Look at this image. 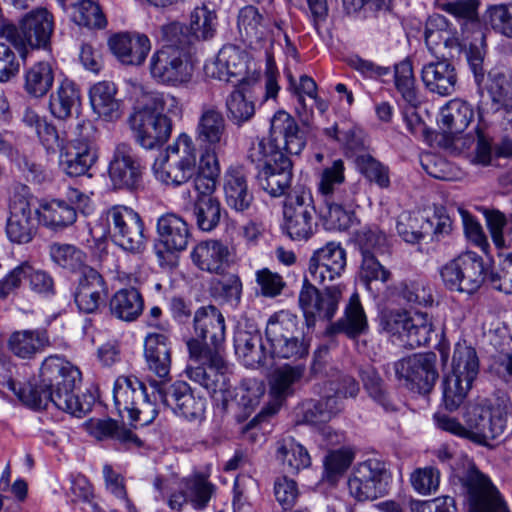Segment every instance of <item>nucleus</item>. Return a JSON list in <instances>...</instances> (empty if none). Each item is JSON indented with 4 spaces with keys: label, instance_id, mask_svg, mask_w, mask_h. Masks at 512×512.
<instances>
[{
    "label": "nucleus",
    "instance_id": "obj_1",
    "mask_svg": "<svg viewBox=\"0 0 512 512\" xmlns=\"http://www.w3.org/2000/svg\"><path fill=\"white\" fill-rule=\"evenodd\" d=\"M80 382L81 372L76 366L59 356H49L42 363L39 384L22 387L9 379L6 386L29 407L46 408L52 403L59 410L82 417L91 410V403L76 394Z\"/></svg>",
    "mask_w": 512,
    "mask_h": 512
},
{
    "label": "nucleus",
    "instance_id": "obj_2",
    "mask_svg": "<svg viewBox=\"0 0 512 512\" xmlns=\"http://www.w3.org/2000/svg\"><path fill=\"white\" fill-rule=\"evenodd\" d=\"M511 403L504 391H495L488 396L477 397L463 415L467 426L456 418L436 413L433 417L437 428L452 435L470 440L473 444L493 448V443L503 435Z\"/></svg>",
    "mask_w": 512,
    "mask_h": 512
},
{
    "label": "nucleus",
    "instance_id": "obj_3",
    "mask_svg": "<svg viewBox=\"0 0 512 512\" xmlns=\"http://www.w3.org/2000/svg\"><path fill=\"white\" fill-rule=\"evenodd\" d=\"M182 106L169 93L142 92L135 100L127 123L142 148L152 150L168 141L173 130L172 118H180Z\"/></svg>",
    "mask_w": 512,
    "mask_h": 512
},
{
    "label": "nucleus",
    "instance_id": "obj_4",
    "mask_svg": "<svg viewBox=\"0 0 512 512\" xmlns=\"http://www.w3.org/2000/svg\"><path fill=\"white\" fill-rule=\"evenodd\" d=\"M306 146V138L296 120L286 111H277L270 122L269 140L253 142L248 159L260 170L278 161V156L299 155Z\"/></svg>",
    "mask_w": 512,
    "mask_h": 512
},
{
    "label": "nucleus",
    "instance_id": "obj_5",
    "mask_svg": "<svg viewBox=\"0 0 512 512\" xmlns=\"http://www.w3.org/2000/svg\"><path fill=\"white\" fill-rule=\"evenodd\" d=\"M191 358L199 363L198 366L188 367L186 372L190 380L199 383L210 394L214 401L224 405L232 397L229 390L227 371L221 347H212L210 342L201 343L198 339L187 342Z\"/></svg>",
    "mask_w": 512,
    "mask_h": 512
},
{
    "label": "nucleus",
    "instance_id": "obj_6",
    "mask_svg": "<svg viewBox=\"0 0 512 512\" xmlns=\"http://www.w3.org/2000/svg\"><path fill=\"white\" fill-rule=\"evenodd\" d=\"M480 372V362L474 347L466 341L454 346L451 373L443 381V402L449 411L457 410L466 399Z\"/></svg>",
    "mask_w": 512,
    "mask_h": 512
},
{
    "label": "nucleus",
    "instance_id": "obj_7",
    "mask_svg": "<svg viewBox=\"0 0 512 512\" xmlns=\"http://www.w3.org/2000/svg\"><path fill=\"white\" fill-rule=\"evenodd\" d=\"M194 132L201 156L207 157L213 171H217V158L225 153L229 144L228 125L218 105H201Z\"/></svg>",
    "mask_w": 512,
    "mask_h": 512
},
{
    "label": "nucleus",
    "instance_id": "obj_8",
    "mask_svg": "<svg viewBox=\"0 0 512 512\" xmlns=\"http://www.w3.org/2000/svg\"><path fill=\"white\" fill-rule=\"evenodd\" d=\"M54 29L52 14L45 8L27 13L19 29L6 21L0 26V37L5 38L19 51L31 48H46Z\"/></svg>",
    "mask_w": 512,
    "mask_h": 512
},
{
    "label": "nucleus",
    "instance_id": "obj_9",
    "mask_svg": "<svg viewBox=\"0 0 512 512\" xmlns=\"http://www.w3.org/2000/svg\"><path fill=\"white\" fill-rule=\"evenodd\" d=\"M154 500L164 502L174 511H180L189 501L196 510L205 509L213 495L216 487L205 478L196 476L187 485L188 495L183 491L181 484L175 479H162L157 477L153 483Z\"/></svg>",
    "mask_w": 512,
    "mask_h": 512
},
{
    "label": "nucleus",
    "instance_id": "obj_10",
    "mask_svg": "<svg viewBox=\"0 0 512 512\" xmlns=\"http://www.w3.org/2000/svg\"><path fill=\"white\" fill-rule=\"evenodd\" d=\"M113 399L119 414L127 412L129 420L140 426L152 423L158 415L144 384L135 377L119 376L114 384Z\"/></svg>",
    "mask_w": 512,
    "mask_h": 512
},
{
    "label": "nucleus",
    "instance_id": "obj_11",
    "mask_svg": "<svg viewBox=\"0 0 512 512\" xmlns=\"http://www.w3.org/2000/svg\"><path fill=\"white\" fill-rule=\"evenodd\" d=\"M440 276L450 290L472 294L485 282L487 267L480 255L466 251L443 265Z\"/></svg>",
    "mask_w": 512,
    "mask_h": 512
},
{
    "label": "nucleus",
    "instance_id": "obj_12",
    "mask_svg": "<svg viewBox=\"0 0 512 512\" xmlns=\"http://www.w3.org/2000/svg\"><path fill=\"white\" fill-rule=\"evenodd\" d=\"M342 286H327L322 291L304 277L299 291L298 303L308 327L314 326L317 320L330 321L338 310L342 298Z\"/></svg>",
    "mask_w": 512,
    "mask_h": 512
},
{
    "label": "nucleus",
    "instance_id": "obj_13",
    "mask_svg": "<svg viewBox=\"0 0 512 512\" xmlns=\"http://www.w3.org/2000/svg\"><path fill=\"white\" fill-rule=\"evenodd\" d=\"M194 66L183 46L164 45L150 60V73L157 81L177 86L190 81Z\"/></svg>",
    "mask_w": 512,
    "mask_h": 512
},
{
    "label": "nucleus",
    "instance_id": "obj_14",
    "mask_svg": "<svg viewBox=\"0 0 512 512\" xmlns=\"http://www.w3.org/2000/svg\"><path fill=\"white\" fill-rule=\"evenodd\" d=\"M33 197L26 185L14 188L10 198V215L6 224V234L12 243L27 244L37 233V213L32 209Z\"/></svg>",
    "mask_w": 512,
    "mask_h": 512
},
{
    "label": "nucleus",
    "instance_id": "obj_15",
    "mask_svg": "<svg viewBox=\"0 0 512 512\" xmlns=\"http://www.w3.org/2000/svg\"><path fill=\"white\" fill-rule=\"evenodd\" d=\"M391 473L387 464L378 459L358 463L348 479V489L358 501L373 500L387 492Z\"/></svg>",
    "mask_w": 512,
    "mask_h": 512
},
{
    "label": "nucleus",
    "instance_id": "obj_16",
    "mask_svg": "<svg viewBox=\"0 0 512 512\" xmlns=\"http://www.w3.org/2000/svg\"><path fill=\"white\" fill-rule=\"evenodd\" d=\"M106 220L114 242L123 250L140 254L146 247L143 222L138 213L126 206H113Z\"/></svg>",
    "mask_w": 512,
    "mask_h": 512
},
{
    "label": "nucleus",
    "instance_id": "obj_17",
    "mask_svg": "<svg viewBox=\"0 0 512 512\" xmlns=\"http://www.w3.org/2000/svg\"><path fill=\"white\" fill-rule=\"evenodd\" d=\"M315 207L309 190L301 188L287 197L284 204V227L294 240H307L314 233Z\"/></svg>",
    "mask_w": 512,
    "mask_h": 512
},
{
    "label": "nucleus",
    "instance_id": "obj_18",
    "mask_svg": "<svg viewBox=\"0 0 512 512\" xmlns=\"http://www.w3.org/2000/svg\"><path fill=\"white\" fill-rule=\"evenodd\" d=\"M436 364L435 353H418L397 361L394 370L409 389L425 394L431 391L438 379Z\"/></svg>",
    "mask_w": 512,
    "mask_h": 512
},
{
    "label": "nucleus",
    "instance_id": "obj_19",
    "mask_svg": "<svg viewBox=\"0 0 512 512\" xmlns=\"http://www.w3.org/2000/svg\"><path fill=\"white\" fill-rule=\"evenodd\" d=\"M386 329L398 334L401 341L410 348H416L429 343L433 325L426 313L394 311L387 317Z\"/></svg>",
    "mask_w": 512,
    "mask_h": 512
},
{
    "label": "nucleus",
    "instance_id": "obj_20",
    "mask_svg": "<svg viewBox=\"0 0 512 512\" xmlns=\"http://www.w3.org/2000/svg\"><path fill=\"white\" fill-rule=\"evenodd\" d=\"M346 268V251L337 242H328L314 251L305 276L315 284L324 285L341 277Z\"/></svg>",
    "mask_w": 512,
    "mask_h": 512
},
{
    "label": "nucleus",
    "instance_id": "obj_21",
    "mask_svg": "<svg viewBox=\"0 0 512 512\" xmlns=\"http://www.w3.org/2000/svg\"><path fill=\"white\" fill-rule=\"evenodd\" d=\"M466 483L471 512H510L497 487L475 466L468 470Z\"/></svg>",
    "mask_w": 512,
    "mask_h": 512
},
{
    "label": "nucleus",
    "instance_id": "obj_22",
    "mask_svg": "<svg viewBox=\"0 0 512 512\" xmlns=\"http://www.w3.org/2000/svg\"><path fill=\"white\" fill-rule=\"evenodd\" d=\"M424 37L428 49L436 58H453L461 52L455 23L440 14L428 18Z\"/></svg>",
    "mask_w": 512,
    "mask_h": 512
},
{
    "label": "nucleus",
    "instance_id": "obj_23",
    "mask_svg": "<svg viewBox=\"0 0 512 512\" xmlns=\"http://www.w3.org/2000/svg\"><path fill=\"white\" fill-rule=\"evenodd\" d=\"M143 166L133 149L124 143L118 144L109 164V177L116 188H136L142 179Z\"/></svg>",
    "mask_w": 512,
    "mask_h": 512
},
{
    "label": "nucleus",
    "instance_id": "obj_24",
    "mask_svg": "<svg viewBox=\"0 0 512 512\" xmlns=\"http://www.w3.org/2000/svg\"><path fill=\"white\" fill-rule=\"evenodd\" d=\"M248 55L235 45H226L220 49L214 60L206 62L205 74L208 77L229 82L232 78L245 76Z\"/></svg>",
    "mask_w": 512,
    "mask_h": 512
},
{
    "label": "nucleus",
    "instance_id": "obj_25",
    "mask_svg": "<svg viewBox=\"0 0 512 512\" xmlns=\"http://www.w3.org/2000/svg\"><path fill=\"white\" fill-rule=\"evenodd\" d=\"M164 402L173 409L174 413L189 421H199L204 418L206 399L196 396L186 382H174L166 392Z\"/></svg>",
    "mask_w": 512,
    "mask_h": 512
},
{
    "label": "nucleus",
    "instance_id": "obj_26",
    "mask_svg": "<svg viewBox=\"0 0 512 512\" xmlns=\"http://www.w3.org/2000/svg\"><path fill=\"white\" fill-rule=\"evenodd\" d=\"M450 58H436L423 65L421 80L425 88L440 96H449L456 91L457 72Z\"/></svg>",
    "mask_w": 512,
    "mask_h": 512
},
{
    "label": "nucleus",
    "instance_id": "obj_27",
    "mask_svg": "<svg viewBox=\"0 0 512 512\" xmlns=\"http://www.w3.org/2000/svg\"><path fill=\"white\" fill-rule=\"evenodd\" d=\"M97 157V150L92 142L76 139L61 148L59 163L65 174L78 177L87 173Z\"/></svg>",
    "mask_w": 512,
    "mask_h": 512
},
{
    "label": "nucleus",
    "instance_id": "obj_28",
    "mask_svg": "<svg viewBox=\"0 0 512 512\" xmlns=\"http://www.w3.org/2000/svg\"><path fill=\"white\" fill-rule=\"evenodd\" d=\"M106 294L107 288L101 274L93 268L85 267L74 295L79 310L84 313L95 312Z\"/></svg>",
    "mask_w": 512,
    "mask_h": 512
},
{
    "label": "nucleus",
    "instance_id": "obj_29",
    "mask_svg": "<svg viewBox=\"0 0 512 512\" xmlns=\"http://www.w3.org/2000/svg\"><path fill=\"white\" fill-rule=\"evenodd\" d=\"M305 370L303 364H298L294 366L283 365L273 371L269 385L270 395L274 403L266 407L270 413H276L283 401L295 393L297 386L304 377Z\"/></svg>",
    "mask_w": 512,
    "mask_h": 512
},
{
    "label": "nucleus",
    "instance_id": "obj_30",
    "mask_svg": "<svg viewBox=\"0 0 512 512\" xmlns=\"http://www.w3.org/2000/svg\"><path fill=\"white\" fill-rule=\"evenodd\" d=\"M110 48L120 62L127 65H140L146 59L151 43L144 34L122 33L113 36Z\"/></svg>",
    "mask_w": 512,
    "mask_h": 512
},
{
    "label": "nucleus",
    "instance_id": "obj_31",
    "mask_svg": "<svg viewBox=\"0 0 512 512\" xmlns=\"http://www.w3.org/2000/svg\"><path fill=\"white\" fill-rule=\"evenodd\" d=\"M194 332L198 339L221 347L225 340V319L213 305L200 307L194 315Z\"/></svg>",
    "mask_w": 512,
    "mask_h": 512
},
{
    "label": "nucleus",
    "instance_id": "obj_32",
    "mask_svg": "<svg viewBox=\"0 0 512 512\" xmlns=\"http://www.w3.org/2000/svg\"><path fill=\"white\" fill-rule=\"evenodd\" d=\"M85 431L99 441L114 440L122 445L143 446L145 443L132 430L111 418H91L83 423Z\"/></svg>",
    "mask_w": 512,
    "mask_h": 512
},
{
    "label": "nucleus",
    "instance_id": "obj_33",
    "mask_svg": "<svg viewBox=\"0 0 512 512\" xmlns=\"http://www.w3.org/2000/svg\"><path fill=\"white\" fill-rule=\"evenodd\" d=\"M260 187L273 197L283 196L291 186L292 162L287 156L262 167L257 174Z\"/></svg>",
    "mask_w": 512,
    "mask_h": 512
},
{
    "label": "nucleus",
    "instance_id": "obj_34",
    "mask_svg": "<svg viewBox=\"0 0 512 512\" xmlns=\"http://www.w3.org/2000/svg\"><path fill=\"white\" fill-rule=\"evenodd\" d=\"M226 204L237 212L248 210L253 202V194L248 187L247 175L240 166L230 167L223 180Z\"/></svg>",
    "mask_w": 512,
    "mask_h": 512
},
{
    "label": "nucleus",
    "instance_id": "obj_35",
    "mask_svg": "<svg viewBox=\"0 0 512 512\" xmlns=\"http://www.w3.org/2000/svg\"><path fill=\"white\" fill-rule=\"evenodd\" d=\"M235 353L246 367L256 368L265 364L268 354L259 330L239 328L234 336Z\"/></svg>",
    "mask_w": 512,
    "mask_h": 512
},
{
    "label": "nucleus",
    "instance_id": "obj_36",
    "mask_svg": "<svg viewBox=\"0 0 512 512\" xmlns=\"http://www.w3.org/2000/svg\"><path fill=\"white\" fill-rule=\"evenodd\" d=\"M144 356L148 369L160 378L169 375L171 347L165 333H149L144 340Z\"/></svg>",
    "mask_w": 512,
    "mask_h": 512
},
{
    "label": "nucleus",
    "instance_id": "obj_37",
    "mask_svg": "<svg viewBox=\"0 0 512 512\" xmlns=\"http://www.w3.org/2000/svg\"><path fill=\"white\" fill-rule=\"evenodd\" d=\"M229 249L218 240L200 242L193 249L191 258L201 270L221 274L228 266Z\"/></svg>",
    "mask_w": 512,
    "mask_h": 512
},
{
    "label": "nucleus",
    "instance_id": "obj_38",
    "mask_svg": "<svg viewBox=\"0 0 512 512\" xmlns=\"http://www.w3.org/2000/svg\"><path fill=\"white\" fill-rule=\"evenodd\" d=\"M116 94V85L109 81L98 82L90 88L91 107L104 121H115L122 115L121 101Z\"/></svg>",
    "mask_w": 512,
    "mask_h": 512
},
{
    "label": "nucleus",
    "instance_id": "obj_39",
    "mask_svg": "<svg viewBox=\"0 0 512 512\" xmlns=\"http://www.w3.org/2000/svg\"><path fill=\"white\" fill-rule=\"evenodd\" d=\"M160 242L168 251H182L187 248L190 230L187 222L174 213L162 215L157 221Z\"/></svg>",
    "mask_w": 512,
    "mask_h": 512
},
{
    "label": "nucleus",
    "instance_id": "obj_40",
    "mask_svg": "<svg viewBox=\"0 0 512 512\" xmlns=\"http://www.w3.org/2000/svg\"><path fill=\"white\" fill-rule=\"evenodd\" d=\"M49 344L48 334L43 329L14 331L7 340L8 350L21 359H32Z\"/></svg>",
    "mask_w": 512,
    "mask_h": 512
},
{
    "label": "nucleus",
    "instance_id": "obj_41",
    "mask_svg": "<svg viewBox=\"0 0 512 512\" xmlns=\"http://www.w3.org/2000/svg\"><path fill=\"white\" fill-rule=\"evenodd\" d=\"M152 170L160 182L166 185L180 186L194 176L196 167L165 153L155 159Z\"/></svg>",
    "mask_w": 512,
    "mask_h": 512
},
{
    "label": "nucleus",
    "instance_id": "obj_42",
    "mask_svg": "<svg viewBox=\"0 0 512 512\" xmlns=\"http://www.w3.org/2000/svg\"><path fill=\"white\" fill-rule=\"evenodd\" d=\"M353 199L349 195L325 198L324 206L320 209V218L328 230H346L352 222L350 208Z\"/></svg>",
    "mask_w": 512,
    "mask_h": 512
},
{
    "label": "nucleus",
    "instance_id": "obj_43",
    "mask_svg": "<svg viewBox=\"0 0 512 512\" xmlns=\"http://www.w3.org/2000/svg\"><path fill=\"white\" fill-rule=\"evenodd\" d=\"M474 119L472 106L463 100L453 99L440 111L439 125L451 135L462 133Z\"/></svg>",
    "mask_w": 512,
    "mask_h": 512
},
{
    "label": "nucleus",
    "instance_id": "obj_44",
    "mask_svg": "<svg viewBox=\"0 0 512 512\" xmlns=\"http://www.w3.org/2000/svg\"><path fill=\"white\" fill-rule=\"evenodd\" d=\"M342 410V402L336 396L327 395L320 400H308L302 403L298 422L316 425L330 421Z\"/></svg>",
    "mask_w": 512,
    "mask_h": 512
},
{
    "label": "nucleus",
    "instance_id": "obj_45",
    "mask_svg": "<svg viewBox=\"0 0 512 512\" xmlns=\"http://www.w3.org/2000/svg\"><path fill=\"white\" fill-rule=\"evenodd\" d=\"M81 105L79 88L70 80H63L55 93L50 96L49 108L59 119H67L77 112Z\"/></svg>",
    "mask_w": 512,
    "mask_h": 512
},
{
    "label": "nucleus",
    "instance_id": "obj_46",
    "mask_svg": "<svg viewBox=\"0 0 512 512\" xmlns=\"http://www.w3.org/2000/svg\"><path fill=\"white\" fill-rule=\"evenodd\" d=\"M238 29L246 40L261 41L270 32V19L264 17L253 5H246L238 13Z\"/></svg>",
    "mask_w": 512,
    "mask_h": 512
},
{
    "label": "nucleus",
    "instance_id": "obj_47",
    "mask_svg": "<svg viewBox=\"0 0 512 512\" xmlns=\"http://www.w3.org/2000/svg\"><path fill=\"white\" fill-rule=\"evenodd\" d=\"M54 83V70L46 61H40L29 67L24 73V90L33 98L44 97Z\"/></svg>",
    "mask_w": 512,
    "mask_h": 512
},
{
    "label": "nucleus",
    "instance_id": "obj_48",
    "mask_svg": "<svg viewBox=\"0 0 512 512\" xmlns=\"http://www.w3.org/2000/svg\"><path fill=\"white\" fill-rule=\"evenodd\" d=\"M144 302L141 294L135 288L117 291L110 300L112 315L123 321H133L142 313Z\"/></svg>",
    "mask_w": 512,
    "mask_h": 512
},
{
    "label": "nucleus",
    "instance_id": "obj_49",
    "mask_svg": "<svg viewBox=\"0 0 512 512\" xmlns=\"http://www.w3.org/2000/svg\"><path fill=\"white\" fill-rule=\"evenodd\" d=\"M368 327L364 309L359 295L353 293L345 309V316L332 325L333 332H342L354 338L366 331Z\"/></svg>",
    "mask_w": 512,
    "mask_h": 512
},
{
    "label": "nucleus",
    "instance_id": "obj_50",
    "mask_svg": "<svg viewBox=\"0 0 512 512\" xmlns=\"http://www.w3.org/2000/svg\"><path fill=\"white\" fill-rule=\"evenodd\" d=\"M35 213L38 214L45 226L54 229L72 225L77 218L75 208L64 200H51L42 203Z\"/></svg>",
    "mask_w": 512,
    "mask_h": 512
},
{
    "label": "nucleus",
    "instance_id": "obj_51",
    "mask_svg": "<svg viewBox=\"0 0 512 512\" xmlns=\"http://www.w3.org/2000/svg\"><path fill=\"white\" fill-rule=\"evenodd\" d=\"M487 89L496 109L503 108L512 113V75L503 70L493 69L488 75Z\"/></svg>",
    "mask_w": 512,
    "mask_h": 512
},
{
    "label": "nucleus",
    "instance_id": "obj_52",
    "mask_svg": "<svg viewBox=\"0 0 512 512\" xmlns=\"http://www.w3.org/2000/svg\"><path fill=\"white\" fill-rule=\"evenodd\" d=\"M355 459L352 450H323V480L336 484Z\"/></svg>",
    "mask_w": 512,
    "mask_h": 512
},
{
    "label": "nucleus",
    "instance_id": "obj_53",
    "mask_svg": "<svg viewBox=\"0 0 512 512\" xmlns=\"http://www.w3.org/2000/svg\"><path fill=\"white\" fill-rule=\"evenodd\" d=\"M226 115L237 127L249 122L255 115V104L239 89L233 90L225 100Z\"/></svg>",
    "mask_w": 512,
    "mask_h": 512
},
{
    "label": "nucleus",
    "instance_id": "obj_54",
    "mask_svg": "<svg viewBox=\"0 0 512 512\" xmlns=\"http://www.w3.org/2000/svg\"><path fill=\"white\" fill-rule=\"evenodd\" d=\"M442 10L459 25L462 35L478 26L477 5L473 0L448 2L442 5Z\"/></svg>",
    "mask_w": 512,
    "mask_h": 512
},
{
    "label": "nucleus",
    "instance_id": "obj_55",
    "mask_svg": "<svg viewBox=\"0 0 512 512\" xmlns=\"http://www.w3.org/2000/svg\"><path fill=\"white\" fill-rule=\"evenodd\" d=\"M228 385L232 393V397L229 398L228 402L224 405L222 402L215 401L217 404H221L224 409L227 408L229 402L235 401L236 404L244 410H253L260 403V400L265 394V386L263 383L254 379L243 381L236 389L235 393L231 389L229 381Z\"/></svg>",
    "mask_w": 512,
    "mask_h": 512
},
{
    "label": "nucleus",
    "instance_id": "obj_56",
    "mask_svg": "<svg viewBox=\"0 0 512 512\" xmlns=\"http://www.w3.org/2000/svg\"><path fill=\"white\" fill-rule=\"evenodd\" d=\"M324 133L350 151H358L364 147V133L361 128L348 121L335 123L326 128Z\"/></svg>",
    "mask_w": 512,
    "mask_h": 512
},
{
    "label": "nucleus",
    "instance_id": "obj_57",
    "mask_svg": "<svg viewBox=\"0 0 512 512\" xmlns=\"http://www.w3.org/2000/svg\"><path fill=\"white\" fill-rule=\"evenodd\" d=\"M345 181V166L341 159L325 166L318 176V191L325 198L342 196L339 187Z\"/></svg>",
    "mask_w": 512,
    "mask_h": 512
},
{
    "label": "nucleus",
    "instance_id": "obj_58",
    "mask_svg": "<svg viewBox=\"0 0 512 512\" xmlns=\"http://www.w3.org/2000/svg\"><path fill=\"white\" fill-rule=\"evenodd\" d=\"M395 86L402 98L412 107L420 104V99L415 85L413 66L409 59H405L395 65Z\"/></svg>",
    "mask_w": 512,
    "mask_h": 512
},
{
    "label": "nucleus",
    "instance_id": "obj_59",
    "mask_svg": "<svg viewBox=\"0 0 512 512\" xmlns=\"http://www.w3.org/2000/svg\"><path fill=\"white\" fill-rule=\"evenodd\" d=\"M193 215L202 231H212L220 222L221 205L216 198H196Z\"/></svg>",
    "mask_w": 512,
    "mask_h": 512
},
{
    "label": "nucleus",
    "instance_id": "obj_60",
    "mask_svg": "<svg viewBox=\"0 0 512 512\" xmlns=\"http://www.w3.org/2000/svg\"><path fill=\"white\" fill-rule=\"evenodd\" d=\"M297 329L296 318L286 312L279 311L273 314L266 325V338L270 345L282 339L291 337L295 334Z\"/></svg>",
    "mask_w": 512,
    "mask_h": 512
},
{
    "label": "nucleus",
    "instance_id": "obj_61",
    "mask_svg": "<svg viewBox=\"0 0 512 512\" xmlns=\"http://www.w3.org/2000/svg\"><path fill=\"white\" fill-rule=\"evenodd\" d=\"M460 141L463 147L470 150L468 158L471 163L482 166H487L491 163L492 145L490 140L480 130L476 131V135H469Z\"/></svg>",
    "mask_w": 512,
    "mask_h": 512
},
{
    "label": "nucleus",
    "instance_id": "obj_62",
    "mask_svg": "<svg viewBox=\"0 0 512 512\" xmlns=\"http://www.w3.org/2000/svg\"><path fill=\"white\" fill-rule=\"evenodd\" d=\"M361 379L365 390L375 402L381 405L387 412L395 410V406L390 399L382 379L373 368L362 370Z\"/></svg>",
    "mask_w": 512,
    "mask_h": 512
},
{
    "label": "nucleus",
    "instance_id": "obj_63",
    "mask_svg": "<svg viewBox=\"0 0 512 512\" xmlns=\"http://www.w3.org/2000/svg\"><path fill=\"white\" fill-rule=\"evenodd\" d=\"M359 171L370 181L380 188L390 186L389 169L369 154H361L356 158Z\"/></svg>",
    "mask_w": 512,
    "mask_h": 512
},
{
    "label": "nucleus",
    "instance_id": "obj_64",
    "mask_svg": "<svg viewBox=\"0 0 512 512\" xmlns=\"http://www.w3.org/2000/svg\"><path fill=\"white\" fill-rule=\"evenodd\" d=\"M217 26L216 13L206 6L197 7L191 14L190 29L198 39H210L214 36Z\"/></svg>",
    "mask_w": 512,
    "mask_h": 512
}]
</instances>
